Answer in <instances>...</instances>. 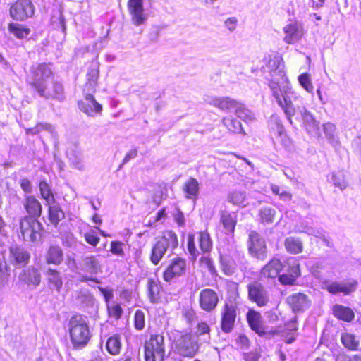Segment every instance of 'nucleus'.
<instances>
[{
    "instance_id": "obj_1",
    "label": "nucleus",
    "mask_w": 361,
    "mask_h": 361,
    "mask_svg": "<svg viewBox=\"0 0 361 361\" xmlns=\"http://www.w3.org/2000/svg\"><path fill=\"white\" fill-rule=\"evenodd\" d=\"M267 67L270 74L269 87L271 94L282 109L289 123L293 125L292 118L295 114V109L291 98L294 95V91L286 76L282 57L274 56L269 60Z\"/></svg>"
},
{
    "instance_id": "obj_2",
    "label": "nucleus",
    "mask_w": 361,
    "mask_h": 361,
    "mask_svg": "<svg viewBox=\"0 0 361 361\" xmlns=\"http://www.w3.org/2000/svg\"><path fill=\"white\" fill-rule=\"evenodd\" d=\"M68 326L73 348L76 350L84 348L91 338L86 317L81 314L73 315L70 319Z\"/></svg>"
},
{
    "instance_id": "obj_3",
    "label": "nucleus",
    "mask_w": 361,
    "mask_h": 361,
    "mask_svg": "<svg viewBox=\"0 0 361 361\" xmlns=\"http://www.w3.org/2000/svg\"><path fill=\"white\" fill-rule=\"evenodd\" d=\"M79 271L83 274L80 275L79 281L87 283L92 281L95 283H100L101 281L94 276L102 271L101 262L99 256L82 255L79 259Z\"/></svg>"
},
{
    "instance_id": "obj_4",
    "label": "nucleus",
    "mask_w": 361,
    "mask_h": 361,
    "mask_svg": "<svg viewBox=\"0 0 361 361\" xmlns=\"http://www.w3.org/2000/svg\"><path fill=\"white\" fill-rule=\"evenodd\" d=\"M178 242L176 234L169 231L160 238L153 245L150 254V261L154 265H157L168 249L174 250L178 247Z\"/></svg>"
},
{
    "instance_id": "obj_5",
    "label": "nucleus",
    "mask_w": 361,
    "mask_h": 361,
    "mask_svg": "<svg viewBox=\"0 0 361 361\" xmlns=\"http://www.w3.org/2000/svg\"><path fill=\"white\" fill-rule=\"evenodd\" d=\"M173 345L175 353L183 357H193L200 348L197 336L188 333L181 334Z\"/></svg>"
},
{
    "instance_id": "obj_6",
    "label": "nucleus",
    "mask_w": 361,
    "mask_h": 361,
    "mask_svg": "<svg viewBox=\"0 0 361 361\" xmlns=\"http://www.w3.org/2000/svg\"><path fill=\"white\" fill-rule=\"evenodd\" d=\"M165 356L164 338L162 335H152L145 344V361H164Z\"/></svg>"
},
{
    "instance_id": "obj_7",
    "label": "nucleus",
    "mask_w": 361,
    "mask_h": 361,
    "mask_svg": "<svg viewBox=\"0 0 361 361\" xmlns=\"http://www.w3.org/2000/svg\"><path fill=\"white\" fill-rule=\"evenodd\" d=\"M20 228L24 241L35 243L41 239L43 226L37 219L24 216L20 221Z\"/></svg>"
},
{
    "instance_id": "obj_8",
    "label": "nucleus",
    "mask_w": 361,
    "mask_h": 361,
    "mask_svg": "<svg viewBox=\"0 0 361 361\" xmlns=\"http://www.w3.org/2000/svg\"><path fill=\"white\" fill-rule=\"evenodd\" d=\"M52 75V71L47 63H42L36 66H33L31 68V87L39 94L48 85V80Z\"/></svg>"
},
{
    "instance_id": "obj_9",
    "label": "nucleus",
    "mask_w": 361,
    "mask_h": 361,
    "mask_svg": "<svg viewBox=\"0 0 361 361\" xmlns=\"http://www.w3.org/2000/svg\"><path fill=\"white\" fill-rule=\"evenodd\" d=\"M52 75V71L47 63H42L36 66H33L31 68V87L39 94L48 85V80Z\"/></svg>"
},
{
    "instance_id": "obj_10",
    "label": "nucleus",
    "mask_w": 361,
    "mask_h": 361,
    "mask_svg": "<svg viewBox=\"0 0 361 361\" xmlns=\"http://www.w3.org/2000/svg\"><path fill=\"white\" fill-rule=\"evenodd\" d=\"M187 269L186 260L180 257H176L170 260L163 273L164 280L169 283H176L177 280L185 275Z\"/></svg>"
},
{
    "instance_id": "obj_11",
    "label": "nucleus",
    "mask_w": 361,
    "mask_h": 361,
    "mask_svg": "<svg viewBox=\"0 0 361 361\" xmlns=\"http://www.w3.org/2000/svg\"><path fill=\"white\" fill-rule=\"evenodd\" d=\"M31 259V254L25 247L12 245L9 247L8 262L15 269H20L26 267Z\"/></svg>"
},
{
    "instance_id": "obj_12",
    "label": "nucleus",
    "mask_w": 361,
    "mask_h": 361,
    "mask_svg": "<svg viewBox=\"0 0 361 361\" xmlns=\"http://www.w3.org/2000/svg\"><path fill=\"white\" fill-rule=\"evenodd\" d=\"M35 6L30 0H17L10 8L11 17L17 21H23L33 16Z\"/></svg>"
},
{
    "instance_id": "obj_13",
    "label": "nucleus",
    "mask_w": 361,
    "mask_h": 361,
    "mask_svg": "<svg viewBox=\"0 0 361 361\" xmlns=\"http://www.w3.org/2000/svg\"><path fill=\"white\" fill-rule=\"evenodd\" d=\"M42 274L39 268L30 265L22 268L18 275L19 282L31 289L36 288L41 283Z\"/></svg>"
},
{
    "instance_id": "obj_14",
    "label": "nucleus",
    "mask_w": 361,
    "mask_h": 361,
    "mask_svg": "<svg viewBox=\"0 0 361 361\" xmlns=\"http://www.w3.org/2000/svg\"><path fill=\"white\" fill-rule=\"evenodd\" d=\"M83 92L84 99L78 102L79 109L89 116L100 114L102 111V105L94 99L93 94L95 92L83 91Z\"/></svg>"
},
{
    "instance_id": "obj_15",
    "label": "nucleus",
    "mask_w": 361,
    "mask_h": 361,
    "mask_svg": "<svg viewBox=\"0 0 361 361\" xmlns=\"http://www.w3.org/2000/svg\"><path fill=\"white\" fill-rule=\"evenodd\" d=\"M233 114L246 122L252 121L255 118V114L245 108L243 104L227 98V114L231 116Z\"/></svg>"
},
{
    "instance_id": "obj_16",
    "label": "nucleus",
    "mask_w": 361,
    "mask_h": 361,
    "mask_svg": "<svg viewBox=\"0 0 361 361\" xmlns=\"http://www.w3.org/2000/svg\"><path fill=\"white\" fill-rule=\"evenodd\" d=\"M249 238L248 247L250 252L259 259H264L266 257V245L264 239L255 231L250 233Z\"/></svg>"
},
{
    "instance_id": "obj_17",
    "label": "nucleus",
    "mask_w": 361,
    "mask_h": 361,
    "mask_svg": "<svg viewBox=\"0 0 361 361\" xmlns=\"http://www.w3.org/2000/svg\"><path fill=\"white\" fill-rule=\"evenodd\" d=\"M283 40L287 44H294L300 40L304 35L303 26L298 21H290L283 27Z\"/></svg>"
},
{
    "instance_id": "obj_18",
    "label": "nucleus",
    "mask_w": 361,
    "mask_h": 361,
    "mask_svg": "<svg viewBox=\"0 0 361 361\" xmlns=\"http://www.w3.org/2000/svg\"><path fill=\"white\" fill-rule=\"evenodd\" d=\"M128 9L133 25L140 26L147 20L143 8V0H128Z\"/></svg>"
},
{
    "instance_id": "obj_19",
    "label": "nucleus",
    "mask_w": 361,
    "mask_h": 361,
    "mask_svg": "<svg viewBox=\"0 0 361 361\" xmlns=\"http://www.w3.org/2000/svg\"><path fill=\"white\" fill-rule=\"evenodd\" d=\"M39 96L46 99H54L59 102L66 100V93L63 85L59 81H53L51 87L49 89L48 85L43 89V92H40Z\"/></svg>"
},
{
    "instance_id": "obj_20",
    "label": "nucleus",
    "mask_w": 361,
    "mask_h": 361,
    "mask_svg": "<svg viewBox=\"0 0 361 361\" xmlns=\"http://www.w3.org/2000/svg\"><path fill=\"white\" fill-rule=\"evenodd\" d=\"M356 287L357 282L355 281L343 283L324 282L322 284V288L327 290L331 294L343 293L345 295H348L355 291Z\"/></svg>"
},
{
    "instance_id": "obj_21",
    "label": "nucleus",
    "mask_w": 361,
    "mask_h": 361,
    "mask_svg": "<svg viewBox=\"0 0 361 361\" xmlns=\"http://www.w3.org/2000/svg\"><path fill=\"white\" fill-rule=\"evenodd\" d=\"M99 75V63L97 61H92L86 74L87 82L84 85L83 91L96 92L97 80Z\"/></svg>"
},
{
    "instance_id": "obj_22",
    "label": "nucleus",
    "mask_w": 361,
    "mask_h": 361,
    "mask_svg": "<svg viewBox=\"0 0 361 361\" xmlns=\"http://www.w3.org/2000/svg\"><path fill=\"white\" fill-rule=\"evenodd\" d=\"M219 299L216 293L210 289L205 288L200 294V305L205 311L209 312L215 308Z\"/></svg>"
},
{
    "instance_id": "obj_23",
    "label": "nucleus",
    "mask_w": 361,
    "mask_h": 361,
    "mask_svg": "<svg viewBox=\"0 0 361 361\" xmlns=\"http://www.w3.org/2000/svg\"><path fill=\"white\" fill-rule=\"evenodd\" d=\"M44 259L47 264L59 266L64 260L63 249L57 245H51L46 250Z\"/></svg>"
},
{
    "instance_id": "obj_24",
    "label": "nucleus",
    "mask_w": 361,
    "mask_h": 361,
    "mask_svg": "<svg viewBox=\"0 0 361 361\" xmlns=\"http://www.w3.org/2000/svg\"><path fill=\"white\" fill-rule=\"evenodd\" d=\"M66 156L73 168L82 170L84 164L80 147L77 143H71L66 149Z\"/></svg>"
},
{
    "instance_id": "obj_25",
    "label": "nucleus",
    "mask_w": 361,
    "mask_h": 361,
    "mask_svg": "<svg viewBox=\"0 0 361 361\" xmlns=\"http://www.w3.org/2000/svg\"><path fill=\"white\" fill-rule=\"evenodd\" d=\"M300 114L302 121L303 126L308 133L317 135L319 133V123L315 120L312 114L306 108L300 110Z\"/></svg>"
},
{
    "instance_id": "obj_26",
    "label": "nucleus",
    "mask_w": 361,
    "mask_h": 361,
    "mask_svg": "<svg viewBox=\"0 0 361 361\" xmlns=\"http://www.w3.org/2000/svg\"><path fill=\"white\" fill-rule=\"evenodd\" d=\"M287 302L294 312L302 311L310 305V301L304 293L291 295L287 298Z\"/></svg>"
},
{
    "instance_id": "obj_27",
    "label": "nucleus",
    "mask_w": 361,
    "mask_h": 361,
    "mask_svg": "<svg viewBox=\"0 0 361 361\" xmlns=\"http://www.w3.org/2000/svg\"><path fill=\"white\" fill-rule=\"evenodd\" d=\"M49 288L57 293L61 291L63 286V279L59 271L49 267L45 271Z\"/></svg>"
},
{
    "instance_id": "obj_28",
    "label": "nucleus",
    "mask_w": 361,
    "mask_h": 361,
    "mask_svg": "<svg viewBox=\"0 0 361 361\" xmlns=\"http://www.w3.org/2000/svg\"><path fill=\"white\" fill-rule=\"evenodd\" d=\"M249 297L259 307L264 306L269 300L265 290L259 284L249 286Z\"/></svg>"
},
{
    "instance_id": "obj_29",
    "label": "nucleus",
    "mask_w": 361,
    "mask_h": 361,
    "mask_svg": "<svg viewBox=\"0 0 361 361\" xmlns=\"http://www.w3.org/2000/svg\"><path fill=\"white\" fill-rule=\"evenodd\" d=\"M147 296L150 302L157 304L160 302V293L162 290L161 282L158 279L149 278L147 284Z\"/></svg>"
},
{
    "instance_id": "obj_30",
    "label": "nucleus",
    "mask_w": 361,
    "mask_h": 361,
    "mask_svg": "<svg viewBox=\"0 0 361 361\" xmlns=\"http://www.w3.org/2000/svg\"><path fill=\"white\" fill-rule=\"evenodd\" d=\"M24 207L29 214V217L37 219L42 214V207L41 203L34 196H28L24 202Z\"/></svg>"
},
{
    "instance_id": "obj_31",
    "label": "nucleus",
    "mask_w": 361,
    "mask_h": 361,
    "mask_svg": "<svg viewBox=\"0 0 361 361\" xmlns=\"http://www.w3.org/2000/svg\"><path fill=\"white\" fill-rule=\"evenodd\" d=\"M282 267L280 260L274 258L262 269V275L264 278L276 279L279 276V272L281 271Z\"/></svg>"
},
{
    "instance_id": "obj_32",
    "label": "nucleus",
    "mask_w": 361,
    "mask_h": 361,
    "mask_svg": "<svg viewBox=\"0 0 361 361\" xmlns=\"http://www.w3.org/2000/svg\"><path fill=\"white\" fill-rule=\"evenodd\" d=\"M39 188L41 197L46 201L47 205L55 203V198L51 190V186L47 183L44 178L39 180Z\"/></svg>"
},
{
    "instance_id": "obj_33",
    "label": "nucleus",
    "mask_w": 361,
    "mask_h": 361,
    "mask_svg": "<svg viewBox=\"0 0 361 361\" xmlns=\"http://www.w3.org/2000/svg\"><path fill=\"white\" fill-rule=\"evenodd\" d=\"M183 190L186 198L196 200L199 194V183L197 179L190 178L184 184Z\"/></svg>"
},
{
    "instance_id": "obj_34",
    "label": "nucleus",
    "mask_w": 361,
    "mask_h": 361,
    "mask_svg": "<svg viewBox=\"0 0 361 361\" xmlns=\"http://www.w3.org/2000/svg\"><path fill=\"white\" fill-rule=\"evenodd\" d=\"M121 348V338L118 334L110 336L106 343V349L111 355H117L120 353Z\"/></svg>"
},
{
    "instance_id": "obj_35",
    "label": "nucleus",
    "mask_w": 361,
    "mask_h": 361,
    "mask_svg": "<svg viewBox=\"0 0 361 361\" xmlns=\"http://www.w3.org/2000/svg\"><path fill=\"white\" fill-rule=\"evenodd\" d=\"M42 130H46V131L49 132L51 135V136L54 138L55 141L57 140L58 137H57V134L54 130V128L53 127L52 125H51L49 123H39L35 127L30 128H27L25 130L27 135H37Z\"/></svg>"
},
{
    "instance_id": "obj_36",
    "label": "nucleus",
    "mask_w": 361,
    "mask_h": 361,
    "mask_svg": "<svg viewBox=\"0 0 361 361\" xmlns=\"http://www.w3.org/2000/svg\"><path fill=\"white\" fill-rule=\"evenodd\" d=\"M64 218L65 213L59 204L49 205V219L53 225L56 226Z\"/></svg>"
},
{
    "instance_id": "obj_37",
    "label": "nucleus",
    "mask_w": 361,
    "mask_h": 361,
    "mask_svg": "<svg viewBox=\"0 0 361 361\" xmlns=\"http://www.w3.org/2000/svg\"><path fill=\"white\" fill-rule=\"evenodd\" d=\"M333 312L336 317L346 322H350L355 316L353 311L350 308L341 305H334Z\"/></svg>"
},
{
    "instance_id": "obj_38",
    "label": "nucleus",
    "mask_w": 361,
    "mask_h": 361,
    "mask_svg": "<svg viewBox=\"0 0 361 361\" xmlns=\"http://www.w3.org/2000/svg\"><path fill=\"white\" fill-rule=\"evenodd\" d=\"M76 302L81 307H92L94 305V296L87 290H82L76 297Z\"/></svg>"
},
{
    "instance_id": "obj_39",
    "label": "nucleus",
    "mask_w": 361,
    "mask_h": 361,
    "mask_svg": "<svg viewBox=\"0 0 361 361\" xmlns=\"http://www.w3.org/2000/svg\"><path fill=\"white\" fill-rule=\"evenodd\" d=\"M284 245L286 250L291 254H298L302 251V243L298 238L288 237L285 240Z\"/></svg>"
},
{
    "instance_id": "obj_40",
    "label": "nucleus",
    "mask_w": 361,
    "mask_h": 361,
    "mask_svg": "<svg viewBox=\"0 0 361 361\" xmlns=\"http://www.w3.org/2000/svg\"><path fill=\"white\" fill-rule=\"evenodd\" d=\"M8 30L20 39L26 38L30 33V30L29 28L14 23H11L8 25Z\"/></svg>"
},
{
    "instance_id": "obj_41",
    "label": "nucleus",
    "mask_w": 361,
    "mask_h": 361,
    "mask_svg": "<svg viewBox=\"0 0 361 361\" xmlns=\"http://www.w3.org/2000/svg\"><path fill=\"white\" fill-rule=\"evenodd\" d=\"M247 319L251 329L259 334L262 331L260 314L255 311L250 310L247 312Z\"/></svg>"
},
{
    "instance_id": "obj_42",
    "label": "nucleus",
    "mask_w": 361,
    "mask_h": 361,
    "mask_svg": "<svg viewBox=\"0 0 361 361\" xmlns=\"http://www.w3.org/2000/svg\"><path fill=\"white\" fill-rule=\"evenodd\" d=\"M341 341L345 347L350 350H356L360 343V341L356 336L350 333L343 334L341 336Z\"/></svg>"
},
{
    "instance_id": "obj_43",
    "label": "nucleus",
    "mask_w": 361,
    "mask_h": 361,
    "mask_svg": "<svg viewBox=\"0 0 361 361\" xmlns=\"http://www.w3.org/2000/svg\"><path fill=\"white\" fill-rule=\"evenodd\" d=\"M210 329L208 324L206 322H201L197 324V331L194 336H197V339L198 337H201V340L204 342H208L210 339L209 335Z\"/></svg>"
},
{
    "instance_id": "obj_44",
    "label": "nucleus",
    "mask_w": 361,
    "mask_h": 361,
    "mask_svg": "<svg viewBox=\"0 0 361 361\" xmlns=\"http://www.w3.org/2000/svg\"><path fill=\"white\" fill-rule=\"evenodd\" d=\"M259 215L262 223L270 224L274 222L276 211L270 207H264L260 209Z\"/></svg>"
},
{
    "instance_id": "obj_45",
    "label": "nucleus",
    "mask_w": 361,
    "mask_h": 361,
    "mask_svg": "<svg viewBox=\"0 0 361 361\" xmlns=\"http://www.w3.org/2000/svg\"><path fill=\"white\" fill-rule=\"evenodd\" d=\"M298 80L302 87L307 92L313 94L314 86L312 82L311 76L308 73L300 74Z\"/></svg>"
},
{
    "instance_id": "obj_46",
    "label": "nucleus",
    "mask_w": 361,
    "mask_h": 361,
    "mask_svg": "<svg viewBox=\"0 0 361 361\" xmlns=\"http://www.w3.org/2000/svg\"><path fill=\"white\" fill-rule=\"evenodd\" d=\"M323 130L326 138L332 144H338V138L335 135L336 126L332 123H326L323 126Z\"/></svg>"
},
{
    "instance_id": "obj_47",
    "label": "nucleus",
    "mask_w": 361,
    "mask_h": 361,
    "mask_svg": "<svg viewBox=\"0 0 361 361\" xmlns=\"http://www.w3.org/2000/svg\"><path fill=\"white\" fill-rule=\"evenodd\" d=\"M200 247L203 252H209L212 248V241L208 233H200L199 237Z\"/></svg>"
},
{
    "instance_id": "obj_48",
    "label": "nucleus",
    "mask_w": 361,
    "mask_h": 361,
    "mask_svg": "<svg viewBox=\"0 0 361 361\" xmlns=\"http://www.w3.org/2000/svg\"><path fill=\"white\" fill-rule=\"evenodd\" d=\"M134 326L138 330H142L145 326V313L141 310H137L134 315Z\"/></svg>"
},
{
    "instance_id": "obj_49",
    "label": "nucleus",
    "mask_w": 361,
    "mask_h": 361,
    "mask_svg": "<svg viewBox=\"0 0 361 361\" xmlns=\"http://www.w3.org/2000/svg\"><path fill=\"white\" fill-rule=\"evenodd\" d=\"M312 224V222L303 221L302 222H301L300 225L297 226V231L304 232L309 235H317L319 233V232L313 228Z\"/></svg>"
},
{
    "instance_id": "obj_50",
    "label": "nucleus",
    "mask_w": 361,
    "mask_h": 361,
    "mask_svg": "<svg viewBox=\"0 0 361 361\" xmlns=\"http://www.w3.org/2000/svg\"><path fill=\"white\" fill-rule=\"evenodd\" d=\"M331 180L334 185L341 190H343L347 186V183L344 178V174L342 172L333 173Z\"/></svg>"
},
{
    "instance_id": "obj_51",
    "label": "nucleus",
    "mask_w": 361,
    "mask_h": 361,
    "mask_svg": "<svg viewBox=\"0 0 361 361\" xmlns=\"http://www.w3.org/2000/svg\"><path fill=\"white\" fill-rule=\"evenodd\" d=\"M187 247L188 252L191 256V259L192 261L196 260L197 256L199 255V251L195 247V238L192 235H188Z\"/></svg>"
},
{
    "instance_id": "obj_52",
    "label": "nucleus",
    "mask_w": 361,
    "mask_h": 361,
    "mask_svg": "<svg viewBox=\"0 0 361 361\" xmlns=\"http://www.w3.org/2000/svg\"><path fill=\"white\" fill-rule=\"evenodd\" d=\"M229 201L239 206L245 205V195L242 192H235L230 195Z\"/></svg>"
},
{
    "instance_id": "obj_53",
    "label": "nucleus",
    "mask_w": 361,
    "mask_h": 361,
    "mask_svg": "<svg viewBox=\"0 0 361 361\" xmlns=\"http://www.w3.org/2000/svg\"><path fill=\"white\" fill-rule=\"evenodd\" d=\"M288 263L289 265L288 273L296 279L300 275L299 264L295 258L289 259Z\"/></svg>"
},
{
    "instance_id": "obj_54",
    "label": "nucleus",
    "mask_w": 361,
    "mask_h": 361,
    "mask_svg": "<svg viewBox=\"0 0 361 361\" xmlns=\"http://www.w3.org/2000/svg\"><path fill=\"white\" fill-rule=\"evenodd\" d=\"M9 276L8 269L6 262H0V289L4 286Z\"/></svg>"
},
{
    "instance_id": "obj_55",
    "label": "nucleus",
    "mask_w": 361,
    "mask_h": 361,
    "mask_svg": "<svg viewBox=\"0 0 361 361\" xmlns=\"http://www.w3.org/2000/svg\"><path fill=\"white\" fill-rule=\"evenodd\" d=\"M123 243L121 241H112L111 242V249L110 251L112 254L119 256V257H123L124 256V251L123 249Z\"/></svg>"
},
{
    "instance_id": "obj_56",
    "label": "nucleus",
    "mask_w": 361,
    "mask_h": 361,
    "mask_svg": "<svg viewBox=\"0 0 361 361\" xmlns=\"http://www.w3.org/2000/svg\"><path fill=\"white\" fill-rule=\"evenodd\" d=\"M84 238L88 244L94 247H96L100 240V238L96 235V232L93 230L85 233L84 234Z\"/></svg>"
},
{
    "instance_id": "obj_57",
    "label": "nucleus",
    "mask_w": 361,
    "mask_h": 361,
    "mask_svg": "<svg viewBox=\"0 0 361 361\" xmlns=\"http://www.w3.org/2000/svg\"><path fill=\"white\" fill-rule=\"evenodd\" d=\"M109 313L111 316L116 319H119L123 314V309L121 305L118 303H114L111 306L107 305Z\"/></svg>"
},
{
    "instance_id": "obj_58",
    "label": "nucleus",
    "mask_w": 361,
    "mask_h": 361,
    "mask_svg": "<svg viewBox=\"0 0 361 361\" xmlns=\"http://www.w3.org/2000/svg\"><path fill=\"white\" fill-rule=\"evenodd\" d=\"M228 130L234 133H243L245 135V133L243 131L242 128L241 123L238 120L231 119L230 121V124L227 126Z\"/></svg>"
},
{
    "instance_id": "obj_59",
    "label": "nucleus",
    "mask_w": 361,
    "mask_h": 361,
    "mask_svg": "<svg viewBox=\"0 0 361 361\" xmlns=\"http://www.w3.org/2000/svg\"><path fill=\"white\" fill-rule=\"evenodd\" d=\"M66 264L71 271L80 273L79 262L77 264L75 259L73 256H67L66 259Z\"/></svg>"
},
{
    "instance_id": "obj_60",
    "label": "nucleus",
    "mask_w": 361,
    "mask_h": 361,
    "mask_svg": "<svg viewBox=\"0 0 361 361\" xmlns=\"http://www.w3.org/2000/svg\"><path fill=\"white\" fill-rule=\"evenodd\" d=\"M204 101L210 104H213L215 106H218L222 110L226 108V101L223 99L208 97L207 99H205Z\"/></svg>"
},
{
    "instance_id": "obj_61",
    "label": "nucleus",
    "mask_w": 361,
    "mask_h": 361,
    "mask_svg": "<svg viewBox=\"0 0 361 361\" xmlns=\"http://www.w3.org/2000/svg\"><path fill=\"white\" fill-rule=\"evenodd\" d=\"M238 285L235 282H229L227 283V290L230 293L229 297L232 298L233 300H235L238 293Z\"/></svg>"
},
{
    "instance_id": "obj_62",
    "label": "nucleus",
    "mask_w": 361,
    "mask_h": 361,
    "mask_svg": "<svg viewBox=\"0 0 361 361\" xmlns=\"http://www.w3.org/2000/svg\"><path fill=\"white\" fill-rule=\"evenodd\" d=\"M98 289H99V292L102 293V295H103L105 302L108 305L109 301L114 297L113 290L108 288H104L102 286H98Z\"/></svg>"
},
{
    "instance_id": "obj_63",
    "label": "nucleus",
    "mask_w": 361,
    "mask_h": 361,
    "mask_svg": "<svg viewBox=\"0 0 361 361\" xmlns=\"http://www.w3.org/2000/svg\"><path fill=\"white\" fill-rule=\"evenodd\" d=\"M137 155V148H134L131 150H130L125 156L124 159H123L122 163L118 166V170L121 169L123 166L128 163L130 160L132 159H134Z\"/></svg>"
},
{
    "instance_id": "obj_64",
    "label": "nucleus",
    "mask_w": 361,
    "mask_h": 361,
    "mask_svg": "<svg viewBox=\"0 0 361 361\" xmlns=\"http://www.w3.org/2000/svg\"><path fill=\"white\" fill-rule=\"evenodd\" d=\"M235 341L237 346L241 349H247L249 346V340L244 335H239Z\"/></svg>"
}]
</instances>
